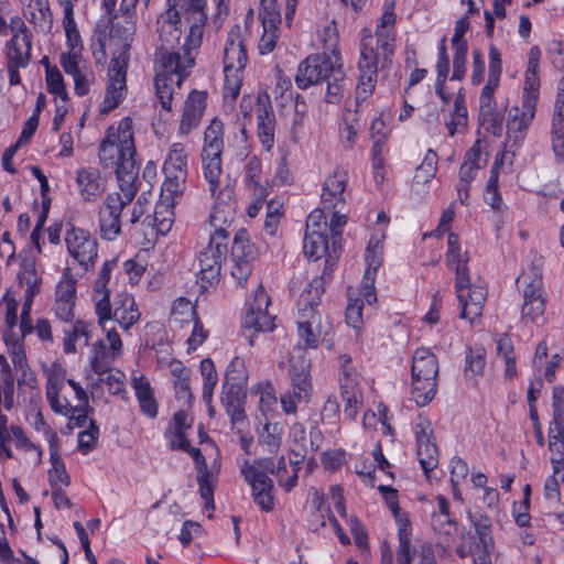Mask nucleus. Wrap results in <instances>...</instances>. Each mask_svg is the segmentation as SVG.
I'll return each instance as SVG.
<instances>
[{
	"label": "nucleus",
	"instance_id": "nucleus-1",
	"mask_svg": "<svg viewBox=\"0 0 564 564\" xmlns=\"http://www.w3.org/2000/svg\"><path fill=\"white\" fill-rule=\"evenodd\" d=\"M133 123L131 118H122L117 126H110L99 145L98 158L105 169H112L119 182L121 193L106 196L99 208L100 235L113 240L120 234V215L134 196V181L139 166L135 161Z\"/></svg>",
	"mask_w": 564,
	"mask_h": 564
},
{
	"label": "nucleus",
	"instance_id": "nucleus-2",
	"mask_svg": "<svg viewBox=\"0 0 564 564\" xmlns=\"http://www.w3.org/2000/svg\"><path fill=\"white\" fill-rule=\"evenodd\" d=\"M395 22L394 3L386 1L375 32L369 28L360 31L358 79L355 91L356 112L361 111L373 95L379 67L384 68L392 62L397 40Z\"/></svg>",
	"mask_w": 564,
	"mask_h": 564
},
{
	"label": "nucleus",
	"instance_id": "nucleus-3",
	"mask_svg": "<svg viewBox=\"0 0 564 564\" xmlns=\"http://www.w3.org/2000/svg\"><path fill=\"white\" fill-rule=\"evenodd\" d=\"M122 348L123 343L115 328L107 330L105 339H98L91 345L88 355L90 369L85 373L86 387L83 388L73 379L67 380L82 404H87L89 398L101 399L104 394L101 384H105L108 392L113 395L126 392V375L120 370L110 369L121 356Z\"/></svg>",
	"mask_w": 564,
	"mask_h": 564
},
{
	"label": "nucleus",
	"instance_id": "nucleus-4",
	"mask_svg": "<svg viewBox=\"0 0 564 564\" xmlns=\"http://www.w3.org/2000/svg\"><path fill=\"white\" fill-rule=\"evenodd\" d=\"M347 217L334 212L329 221L323 209L312 210L306 219V230L303 241L304 254L313 261L325 259V269L319 278L325 281L337 264L340 254V239Z\"/></svg>",
	"mask_w": 564,
	"mask_h": 564
},
{
	"label": "nucleus",
	"instance_id": "nucleus-5",
	"mask_svg": "<svg viewBox=\"0 0 564 564\" xmlns=\"http://www.w3.org/2000/svg\"><path fill=\"white\" fill-rule=\"evenodd\" d=\"M541 50L538 45L530 47L523 74L520 105L508 110L506 121V138L510 144H521L536 115L541 94L540 64Z\"/></svg>",
	"mask_w": 564,
	"mask_h": 564
},
{
	"label": "nucleus",
	"instance_id": "nucleus-6",
	"mask_svg": "<svg viewBox=\"0 0 564 564\" xmlns=\"http://www.w3.org/2000/svg\"><path fill=\"white\" fill-rule=\"evenodd\" d=\"M386 234L383 228L372 229L366 246L364 262L365 272L359 289H350L346 307V323L359 336L364 327V310L371 308L377 303L375 282L378 270L384 258Z\"/></svg>",
	"mask_w": 564,
	"mask_h": 564
},
{
	"label": "nucleus",
	"instance_id": "nucleus-7",
	"mask_svg": "<svg viewBox=\"0 0 564 564\" xmlns=\"http://www.w3.org/2000/svg\"><path fill=\"white\" fill-rule=\"evenodd\" d=\"M194 417L188 409L177 411L165 432V438L172 449H181L188 453L195 462L197 468V482L199 494L205 503V510L208 511V518L215 509L214 489L218 478V466L212 469L207 468L206 459L197 447H193L187 440V433L192 429Z\"/></svg>",
	"mask_w": 564,
	"mask_h": 564
},
{
	"label": "nucleus",
	"instance_id": "nucleus-8",
	"mask_svg": "<svg viewBox=\"0 0 564 564\" xmlns=\"http://www.w3.org/2000/svg\"><path fill=\"white\" fill-rule=\"evenodd\" d=\"M324 293L323 278H314L297 301L300 318L297 322L299 344L305 349H315L319 343L326 348L333 347L332 327L323 323L322 315L316 307L321 303Z\"/></svg>",
	"mask_w": 564,
	"mask_h": 564
},
{
	"label": "nucleus",
	"instance_id": "nucleus-9",
	"mask_svg": "<svg viewBox=\"0 0 564 564\" xmlns=\"http://www.w3.org/2000/svg\"><path fill=\"white\" fill-rule=\"evenodd\" d=\"M489 69L488 78L479 95V124L494 135H501L503 131V116L498 108L496 91L500 87L502 74V58L500 51L489 46L488 52Z\"/></svg>",
	"mask_w": 564,
	"mask_h": 564
},
{
	"label": "nucleus",
	"instance_id": "nucleus-10",
	"mask_svg": "<svg viewBox=\"0 0 564 564\" xmlns=\"http://www.w3.org/2000/svg\"><path fill=\"white\" fill-rule=\"evenodd\" d=\"M542 270V257L533 254L531 262L522 270L517 280L522 286L521 319L525 324H539L543 318L546 300L543 291Z\"/></svg>",
	"mask_w": 564,
	"mask_h": 564
},
{
	"label": "nucleus",
	"instance_id": "nucleus-11",
	"mask_svg": "<svg viewBox=\"0 0 564 564\" xmlns=\"http://www.w3.org/2000/svg\"><path fill=\"white\" fill-rule=\"evenodd\" d=\"M438 359L429 347L414 350L411 365V395L415 403L424 406L436 394L438 377Z\"/></svg>",
	"mask_w": 564,
	"mask_h": 564
},
{
	"label": "nucleus",
	"instance_id": "nucleus-12",
	"mask_svg": "<svg viewBox=\"0 0 564 564\" xmlns=\"http://www.w3.org/2000/svg\"><path fill=\"white\" fill-rule=\"evenodd\" d=\"M194 57L188 54L181 56L178 53H161L160 65L155 76L158 99L165 110L172 109V100L175 88H180L194 66Z\"/></svg>",
	"mask_w": 564,
	"mask_h": 564
},
{
	"label": "nucleus",
	"instance_id": "nucleus-13",
	"mask_svg": "<svg viewBox=\"0 0 564 564\" xmlns=\"http://www.w3.org/2000/svg\"><path fill=\"white\" fill-rule=\"evenodd\" d=\"M247 59L241 30L236 25L229 30L224 47L225 98L236 99L239 95Z\"/></svg>",
	"mask_w": 564,
	"mask_h": 564
},
{
	"label": "nucleus",
	"instance_id": "nucleus-14",
	"mask_svg": "<svg viewBox=\"0 0 564 564\" xmlns=\"http://www.w3.org/2000/svg\"><path fill=\"white\" fill-rule=\"evenodd\" d=\"M224 151V123L214 118L204 133V144L202 149V169L208 183L212 195H215L219 188V181L223 172Z\"/></svg>",
	"mask_w": 564,
	"mask_h": 564
},
{
	"label": "nucleus",
	"instance_id": "nucleus-15",
	"mask_svg": "<svg viewBox=\"0 0 564 564\" xmlns=\"http://www.w3.org/2000/svg\"><path fill=\"white\" fill-rule=\"evenodd\" d=\"M338 389L345 419L355 421L365 404V380L346 354L339 356Z\"/></svg>",
	"mask_w": 564,
	"mask_h": 564
},
{
	"label": "nucleus",
	"instance_id": "nucleus-16",
	"mask_svg": "<svg viewBox=\"0 0 564 564\" xmlns=\"http://www.w3.org/2000/svg\"><path fill=\"white\" fill-rule=\"evenodd\" d=\"M0 35L10 36L4 45L6 63L29 66L32 51V35L19 15H0Z\"/></svg>",
	"mask_w": 564,
	"mask_h": 564
},
{
	"label": "nucleus",
	"instance_id": "nucleus-17",
	"mask_svg": "<svg viewBox=\"0 0 564 564\" xmlns=\"http://www.w3.org/2000/svg\"><path fill=\"white\" fill-rule=\"evenodd\" d=\"M162 171L165 177L161 187L162 196L182 197L188 175V155L183 143L174 142L170 145Z\"/></svg>",
	"mask_w": 564,
	"mask_h": 564
},
{
	"label": "nucleus",
	"instance_id": "nucleus-18",
	"mask_svg": "<svg viewBox=\"0 0 564 564\" xmlns=\"http://www.w3.org/2000/svg\"><path fill=\"white\" fill-rule=\"evenodd\" d=\"M455 292L459 318L467 321L470 326L476 325L482 315L487 288L479 282L471 283L469 273H467L455 278Z\"/></svg>",
	"mask_w": 564,
	"mask_h": 564
},
{
	"label": "nucleus",
	"instance_id": "nucleus-19",
	"mask_svg": "<svg viewBox=\"0 0 564 564\" xmlns=\"http://www.w3.org/2000/svg\"><path fill=\"white\" fill-rule=\"evenodd\" d=\"M213 207L209 214L206 230L209 237L221 236L225 241H229V228L236 215V200L234 192L229 187L220 188L216 192Z\"/></svg>",
	"mask_w": 564,
	"mask_h": 564
},
{
	"label": "nucleus",
	"instance_id": "nucleus-20",
	"mask_svg": "<svg viewBox=\"0 0 564 564\" xmlns=\"http://www.w3.org/2000/svg\"><path fill=\"white\" fill-rule=\"evenodd\" d=\"M228 241L221 236L209 237L208 245L198 254V281L207 289L219 281L223 261L227 254Z\"/></svg>",
	"mask_w": 564,
	"mask_h": 564
},
{
	"label": "nucleus",
	"instance_id": "nucleus-21",
	"mask_svg": "<svg viewBox=\"0 0 564 564\" xmlns=\"http://www.w3.org/2000/svg\"><path fill=\"white\" fill-rule=\"evenodd\" d=\"M127 69L128 56L126 53H121L110 61L106 93L99 108L101 115L107 116L124 99L127 95Z\"/></svg>",
	"mask_w": 564,
	"mask_h": 564
},
{
	"label": "nucleus",
	"instance_id": "nucleus-22",
	"mask_svg": "<svg viewBox=\"0 0 564 564\" xmlns=\"http://www.w3.org/2000/svg\"><path fill=\"white\" fill-rule=\"evenodd\" d=\"M340 59H335L326 52L315 53L304 58L297 66L295 84L300 89L321 83L327 78L332 70L339 65Z\"/></svg>",
	"mask_w": 564,
	"mask_h": 564
},
{
	"label": "nucleus",
	"instance_id": "nucleus-23",
	"mask_svg": "<svg viewBox=\"0 0 564 564\" xmlns=\"http://www.w3.org/2000/svg\"><path fill=\"white\" fill-rule=\"evenodd\" d=\"M68 254L84 270L89 271L98 257V242L89 231L72 227L65 234Z\"/></svg>",
	"mask_w": 564,
	"mask_h": 564
},
{
	"label": "nucleus",
	"instance_id": "nucleus-24",
	"mask_svg": "<svg viewBox=\"0 0 564 564\" xmlns=\"http://www.w3.org/2000/svg\"><path fill=\"white\" fill-rule=\"evenodd\" d=\"M416 443V456L422 469L429 473L438 465V449L435 443L432 422L419 416L413 425Z\"/></svg>",
	"mask_w": 564,
	"mask_h": 564
},
{
	"label": "nucleus",
	"instance_id": "nucleus-25",
	"mask_svg": "<svg viewBox=\"0 0 564 564\" xmlns=\"http://www.w3.org/2000/svg\"><path fill=\"white\" fill-rule=\"evenodd\" d=\"M181 7L185 9V23L188 25V33L185 37L184 54L189 55L192 50L200 46L204 35V28L207 21L206 0H181Z\"/></svg>",
	"mask_w": 564,
	"mask_h": 564
},
{
	"label": "nucleus",
	"instance_id": "nucleus-26",
	"mask_svg": "<svg viewBox=\"0 0 564 564\" xmlns=\"http://www.w3.org/2000/svg\"><path fill=\"white\" fill-rule=\"evenodd\" d=\"M551 475L544 482V496L547 500L560 499V487L564 482V435L563 430L549 435Z\"/></svg>",
	"mask_w": 564,
	"mask_h": 564
},
{
	"label": "nucleus",
	"instance_id": "nucleus-27",
	"mask_svg": "<svg viewBox=\"0 0 564 564\" xmlns=\"http://www.w3.org/2000/svg\"><path fill=\"white\" fill-rule=\"evenodd\" d=\"M269 305L270 297L260 284L247 302L242 319L243 327L256 332H271L274 328V318L268 312Z\"/></svg>",
	"mask_w": 564,
	"mask_h": 564
},
{
	"label": "nucleus",
	"instance_id": "nucleus-28",
	"mask_svg": "<svg viewBox=\"0 0 564 564\" xmlns=\"http://www.w3.org/2000/svg\"><path fill=\"white\" fill-rule=\"evenodd\" d=\"M230 257L232 262L231 275L239 284H243L252 271V263L256 258L254 246L246 230H239L235 235Z\"/></svg>",
	"mask_w": 564,
	"mask_h": 564
},
{
	"label": "nucleus",
	"instance_id": "nucleus-29",
	"mask_svg": "<svg viewBox=\"0 0 564 564\" xmlns=\"http://www.w3.org/2000/svg\"><path fill=\"white\" fill-rule=\"evenodd\" d=\"M240 473L250 485L257 506L262 511H271L274 508L272 480L247 459L241 463Z\"/></svg>",
	"mask_w": 564,
	"mask_h": 564
},
{
	"label": "nucleus",
	"instance_id": "nucleus-30",
	"mask_svg": "<svg viewBox=\"0 0 564 564\" xmlns=\"http://www.w3.org/2000/svg\"><path fill=\"white\" fill-rule=\"evenodd\" d=\"M259 17L262 23V35L258 50L261 55L270 54L280 36L281 13L276 0H261Z\"/></svg>",
	"mask_w": 564,
	"mask_h": 564
},
{
	"label": "nucleus",
	"instance_id": "nucleus-31",
	"mask_svg": "<svg viewBox=\"0 0 564 564\" xmlns=\"http://www.w3.org/2000/svg\"><path fill=\"white\" fill-rule=\"evenodd\" d=\"M77 278L69 268H65L55 290L54 312L58 319L70 322L77 299Z\"/></svg>",
	"mask_w": 564,
	"mask_h": 564
},
{
	"label": "nucleus",
	"instance_id": "nucleus-32",
	"mask_svg": "<svg viewBox=\"0 0 564 564\" xmlns=\"http://www.w3.org/2000/svg\"><path fill=\"white\" fill-rule=\"evenodd\" d=\"M181 0H167L166 9L156 21L160 39L169 45L178 43L182 35L185 9L181 7Z\"/></svg>",
	"mask_w": 564,
	"mask_h": 564
},
{
	"label": "nucleus",
	"instance_id": "nucleus-33",
	"mask_svg": "<svg viewBox=\"0 0 564 564\" xmlns=\"http://www.w3.org/2000/svg\"><path fill=\"white\" fill-rule=\"evenodd\" d=\"M63 9V29L66 36L67 51L63 52L59 56V63L67 61H82L83 57V42L80 33L77 29L75 21L74 6L69 2L59 4Z\"/></svg>",
	"mask_w": 564,
	"mask_h": 564
},
{
	"label": "nucleus",
	"instance_id": "nucleus-34",
	"mask_svg": "<svg viewBox=\"0 0 564 564\" xmlns=\"http://www.w3.org/2000/svg\"><path fill=\"white\" fill-rule=\"evenodd\" d=\"M291 391L300 402H308L313 393L311 378V360L301 356L299 360L291 359L289 369Z\"/></svg>",
	"mask_w": 564,
	"mask_h": 564
},
{
	"label": "nucleus",
	"instance_id": "nucleus-35",
	"mask_svg": "<svg viewBox=\"0 0 564 564\" xmlns=\"http://www.w3.org/2000/svg\"><path fill=\"white\" fill-rule=\"evenodd\" d=\"M256 102L257 131L261 144L267 151L274 145L275 117L269 97L258 96Z\"/></svg>",
	"mask_w": 564,
	"mask_h": 564
},
{
	"label": "nucleus",
	"instance_id": "nucleus-36",
	"mask_svg": "<svg viewBox=\"0 0 564 564\" xmlns=\"http://www.w3.org/2000/svg\"><path fill=\"white\" fill-rule=\"evenodd\" d=\"M130 381L141 413L149 419H155L159 412V404L150 380L141 371L134 370L131 373Z\"/></svg>",
	"mask_w": 564,
	"mask_h": 564
},
{
	"label": "nucleus",
	"instance_id": "nucleus-37",
	"mask_svg": "<svg viewBox=\"0 0 564 564\" xmlns=\"http://www.w3.org/2000/svg\"><path fill=\"white\" fill-rule=\"evenodd\" d=\"M206 99L205 91L193 90L188 95L178 126L180 135H187L199 126L206 108Z\"/></svg>",
	"mask_w": 564,
	"mask_h": 564
},
{
	"label": "nucleus",
	"instance_id": "nucleus-38",
	"mask_svg": "<svg viewBox=\"0 0 564 564\" xmlns=\"http://www.w3.org/2000/svg\"><path fill=\"white\" fill-rule=\"evenodd\" d=\"M432 527L447 547L458 534L457 523L449 517V503L443 496L436 498V509L432 513Z\"/></svg>",
	"mask_w": 564,
	"mask_h": 564
},
{
	"label": "nucleus",
	"instance_id": "nucleus-39",
	"mask_svg": "<svg viewBox=\"0 0 564 564\" xmlns=\"http://www.w3.org/2000/svg\"><path fill=\"white\" fill-rule=\"evenodd\" d=\"M76 187L84 202H95L105 191L106 182L99 170L80 167L76 171Z\"/></svg>",
	"mask_w": 564,
	"mask_h": 564
},
{
	"label": "nucleus",
	"instance_id": "nucleus-40",
	"mask_svg": "<svg viewBox=\"0 0 564 564\" xmlns=\"http://www.w3.org/2000/svg\"><path fill=\"white\" fill-rule=\"evenodd\" d=\"M347 181L344 171H335L326 177L322 189V204L325 209H337L345 204Z\"/></svg>",
	"mask_w": 564,
	"mask_h": 564
},
{
	"label": "nucleus",
	"instance_id": "nucleus-41",
	"mask_svg": "<svg viewBox=\"0 0 564 564\" xmlns=\"http://www.w3.org/2000/svg\"><path fill=\"white\" fill-rule=\"evenodd\" d=\"M18 283L24 290V302H32L41 291L42 276L36 270L35 260L31 257H24L20 261L18 272Z\"/></svg>",
	"mask_w": 564,
	"mask_h": 564
},
{
	"label": "nucleus",
	"instance_id": "nucleus-42",
	"mask_svg": "<svg viewBox=\"0 0 564 564\" xmlns=\"http://www.w3.org/2000/svg\"><path fill=\"white\" fill-rule=\"evenodd\" d=\"M140 316L141 313L132 294L121 293L117 296L112 308V319L122 329H130L140 319Z\"/></svg>",
	"mask_w": 564,
	"mask_h": 564
},
{
	"label": "nucleus",
	"instance_id": "nucleus-43",
	"mask_svg": "<svg viewBox=\"0 0 564 564\" xmlns=\"http://www.w3.org/2000/svg\"><path fill=\"white\" fill-rule=\"evenodd\" d=\"M398 528L399 546L397 550L398 564H411L414 552L411 547L412 525L406 512L393 514Z\"/></svg>",
	"mask_w": 564,
	"mask_h": 564
},
{
	"label": "nucleus",
	"instance_id": "nucleus-44",
	"mask_svg": "<svg viewBox=\"0 0 564 564\" xmlns=\"http://www.w3.org/2000/svg\"><path fill=\"white\" fill-rule=\"evenodd\" d=\"M487 164V156L484 155V147L481 140H476L471 148L465 153L463 163L459 169V180L463 183H471L478 171Z\"/></svg>",
	"mask_w": 564,
	"mask_h": 564
},
{
	"label": "nucleus",
	"instance_id": "nucleus-45",
	"mask_svg": "<svg viewBox=\"0 0 564 564\" xmlns=\"http://www.w3.org/2000/svg\"><path fill=\"white\" fill-rule=\"evenodd\" d=\"M64 72L74 80V91L77 96H85L89 93L95 82L94 72L86 65L85 61H67L61 63Z\"/></svg>",
	"mask_w": 564,
	"mask_h": 564
},
{
	"label": "nucleus",
	"instance_id": "nucleus-46",
	"mask_svg": "<svg viewBox=\"0 0 564 564\" xmlns=\"http://www.w3.org/2000/svg\"><path fill=\"white\" fill-rule=\"evenodd\" d=\"M284 434V426L281 422L271 421L269 417L265 422H259L257 427L258 443L263 451L275 454L278 453Z\"/></svg>",
	"mask_w": 564,
	"mask_h": 564
},
{
	"label": "nucleus",
	"instance_id": "nucleus-47",
	"mask_svg": "<svg viewBox=\"0 0 564 564\" xmlns=\"http://www.w3.org/2000/svg\"><path fill=\"white\" fill-rule=\"evenodd\" d=\"M465 89L460 87L454 98V107L445 127L451 137L466 132L468 128V110L465 101Z\"/></svg>",
	"mask_w": 564,
	"mask_h": 564
},
{
	"label": "nucleus",
	"instance_id": "nucleus-48",
	"mask_svg": "<svg viewBox=\"0 0 564 564\" xmlns=\"http://www.w3.org/2000/svg\"><path fill=\"white\" fill-rule=\"evenodd\" d=\"M91 325L77 319L68 328L64 329L63 351L67 355L75 354L78 346H87L90 339Z\"/></svg>",
	"mask_w": 564,
	"mask_h": 564
},
{
	"label": "nucleus",
	"instance_id": "nucleus-49",
	"mask_svg": "<svg viewBox=\"0 0 564 564\" xmlns=\"http://www.w3.org/2000/svg\"><path fill=\"white\" fill-rule=\"evenodd\" d=\"M110 19V34L117 36L123 41H128L132 39L137 30V21L138 14L137 9H133V12L127 13L122 10V7L119 6L117 12H113L112 15H108Z\"/></svg>",
	"mask_w": 564,
	"mask_h": 564
},
{
	"label": "nucleus",
	"instance_id": "nucleus-50",
	"mask_svg": "<svg viewBox=\"0 0 564 564\" xmlns=\"http://www.w3.org/2000/svg\"><path fill=\"white\" fill-rule=\"evenodd\" d=\"M181 197H163L155 205L153 227L161 236H166L174 224V205Z\"/></svg>",
	"mask_w": 564,
	"mask_h": 564
},
{
	"label": "nucleus",
	"instance_id": "nucleus-51",
	"mask_svg": "<svg viewBox=\"0 0 564 564\" xmlns=\"http://www.w3.org/2000/svg\"><path fill=\"white\" fill-rule=\"evenodd\" d=\"M468 261V252L462 251L458 236L454 232H448L446 262L448 268L455 272V278L469 273Z\"/></svg>",
	"mask_w": 564,
	"mask_h": 564
},
{
	"label": "nucleus",
	"instance_id": "nucleus-52",
	"mask_svg": "<svg viewBox=\"0 0 564 564\" xmlns=\"http://www.w3.org/2000/svg\"><path fill=\"white\" fill-rule=\"evenodd\" d=\"M551 148L555 162L564 163V107L554 106L550 130Z\"/></svg>",
	"mask_w": 564,
	"mask_h": 564
},
{
	"label": "nucleus",
	"instance_id": "nucleus-53",
	"mask_svg": "<svg viewBox=\"0 0 564 564\" xmlns=\"http://www.w3.org/2000/svg\"><path fill=\"white\" fill-rule=\"evenodd\" d=\"M197 319L199 318L196 313V306L192 301L185 297H178L173 302L170 321L175 329H183L184 326Z\"/></svg>",
	"mask_w": 564,
	"mask_h": 564
},
{
	"label": "nucleus",
	"instance_id": "nucleus-54",
	"mask_svg": "<svg viewBox=\"0 0 564 564\" xmlns=\"http://www.w3.org/2000/svg\"><path fill=\"white\" fill-rule=\"evenodd\" d=\"M436 80L435 91L444 104L449 101V95L445 89L446 79L449 74V58L446 51V39L442 37L437 46Z\"/></svg>",
	"mask_w": 564,
	"mask_h": 564
},
{
	"label": "nucleus",
	"instance_id": "nucleus-55",
	"mask_svg": "<svg viewBox=\"0 0 564 564\" xmlns=\"http://www.w3.org/2000/svg\"><path fill=\"white\" fill-rule=\"evenodd\" d=\"M391 116L388 113L384 115L383 111L379 112L370 124V135L372 139L371 150H376L377 152L381 150H388V140L391 133L390 128Z\"/></svg>",
	"mask_w": 564,
	"mask_h": 564
},
{
	"label": "nucleus",
	"instance_id": "nucleus-56",
	"mask_svg": "<svg viewBox=\"0 0 564 564\" xmlns=\"http://www.w3.org/2000/svg\"><path fill=\"white\" fill-rule=\"evenodd\" d=\"M437 160L438 158L436 152L431 149L427 150L422 163L416 169L413 178L414 186H421V188H416L417 191H426L429 188L431 181L436 175Z\"/></svg>",
	"mask_w": 564,
	"mask_h": 564
},
{
	"label": "nucleus",
	"instance_id": "nucleus-57",
	"mask_svg": "<svg viewBox=\"0 0 564 564\" xmlns=\"http://www.w3.org/2000/svg\"><path fill=\"white\" fill-rule=\"evenodd\" d=\"M376 409V412L373 410L365 411L362 415L364 429H375L378 424H380L382 434L393 436V429L390 424L388 408L382 402H379Z\"/></svg>",
	"mask_w": 564,
	"mask_h": 564
},
{
	"label": "nucleus",
	"instance_id": "nucleus-58",
	"mask_svg": "<svg viewBox=\"0 0 564 564\" xmlns=\"http://www.w3.org/2000/svg\"><path fill=\"white\" fill-rule=\"evenodd\" d=\"M110 290L104 288H93L91 300L95 313L98 317V324L107 332L106 323L112 319V307L110 302Z\"/></svg>",
	"mask_w": 564,
	"mask_h": 564
},
{
	"label": "nucleus",
	"instance_id": "nucleus-59",
	"mask_svg": "<svg viewBox=\"0 0 564 564\" xmlns=\"http://www.w3.org/2000/svg\"><path fill=\"white\" fill-rule=\"evenodd\" d=\"M486 365V350L481 346L469 347L465 357V377L469 380H477L482 376Z\"/></svg>",
	"mask_w": 564,
	"mask_h": 564
},
{
	"label": "nucleus",
	"instance_id": "nucleus-60",
	"mask_svg": "<svg viewBox=\"0 0 564 564\" xmlns=\"http://www.w3.org/2000/svg\"><path fill=\"white\" fill-rule=\"evenodd\" d=\"M241 389L242 388L227 387L221 394V403L226 408L234 424L242 422L246 417L240 395Z\"/></svg>",
	"mask_w": 564,
	"mask_h": 564
},
{
	"label": "nucleus",
	"instance_id": "nucleus-61",
	"mask_svg": "<svg viewBox=\"0 0 564 564\" xmlns=\"http://www.w3.org/2000/svg\"><path fill=\"white\" fill-rule=\"evenodd\" d=\"M248 381V370L245 359L236 356L228 364L225 372L224 389L227 387L243 388Z\"/></svg>",
	"mask_w": 564,
	"mask_h": 564
},
{
	"label": "nucleus",
	"instance_id": "nucleus-62",
	"mask_svg": "<svg viewBox=\"0 0 564 564\" xmlns=\"http://www.w3.org/2000/svg\"><path fill=\"white\" fill-rule=\"evenodd\" d=\"M471 522L474 524L476 534L479 539V544L481 545V552L477 556H485L489 558V554L494 549V538L491 534V520L487 516H478L471 517Z\"/></svg>",
	"mask_w": 564,
	"mask_h": 564
},
{
	"label": "nucleus",
	"instance_id": "nucleus-63",
	"mask_svg": "<svg viewBox=\"0 0 564 564\" xmlns=\"http://www.w3.org/2000/svg\"><path fill=\"white\" fill-rule=\"evenodd\" d=\"M317 39L323 45V52L328 53L335 57V59L341 61V54L338 46L339 36L334 21L326 22L325 25L317 31Z\"/></svg>",
	"mask_w": 564,
	"mask_h": 564
},
{
	"label": "nucleus",
	"instance_id": "nucleus-64",
	"mask_svg": "<svg viewBox=\"0 0 564 564\" xmlns=\"http://www.w3.org/2000/svg\"><path fill=\"white\" fill-rule=\"evenodd\" d=\"M46 90L54 96V101H68V93L61 70L56 66L46 65L45 68Z\"/></svg>",
	"mask_w": 564,
	"mask_h": 564
}]
</instances>
